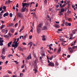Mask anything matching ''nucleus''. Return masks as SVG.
<instances>
[{
  "label": "nucleus",
  "mask_w": 77,
  "mask_h": 77,
  "mask_svg": "<svg viewBox=\"0 0 77 77\" xmlns=\"http://www.w3.org/2000/svg\"><path fill=\"white\" fill-rule=\"evenodd\" d=\"M2 8H3V6H2V7L0 8V11L2 10Z\"/></svg>",
  "instance_id": "37998d69"
},
{
  "label": "nucleus",
  "mask_w": 77,
  "mask_h": 77,
  "mask_svg": "<svg viewBox=\"0 0 77 77\" xmlns=\"http://www.w3.org/2000/svg\"><path fill=\"white\" fill-rule=\"evenodd\" d=\"M8 36H11V34L10 33H9L8 34Z\"/></svg>",
  "instance_id": "3c124183"
},
{
  "label": "nucleus",
  "mask_w": 77,
  "mask_h": 77,
  "mask_svg": "<svg viewBox=\"0 0 77 77\" xmlns=\"http://www.w3.org/2000/svg\"><path fill=\"white\" fill-rule=\"evenodd\" d=\"M18 49L19 51H22V52H23V48H21V47H20V46H18Z\"/></svg>",
  "instance_id": "423d86ee"
},
{
  "label": "nucleus",
  "mask_w": 77,
  "mask_h": 77,
  "mask_svg": "<svg viewBox=\"0 0 77 77\" xmlns=\"http://www.w3.org/2000/svg\"><path fill=\"white\" fill-rule=\"evenodd\" d=\"M33 17H35L36 16V14L35 13H34V14H33Z\"/></svg>",
  "instance_id": "c756f323"
},
{
  "label": "nucleus",
  "mask_w": 77,
  "mask_h": 77,
  "mask_svg": "<svg viewBox=\"0 0 77 77\" xmlns=\"http://www.w3.org/2000/svg\"><path fill=\"white\" fill-rule=\"evenodd\" d=\"M68 26H71V23H69L68 22Z\"/></svg>",
  "instance_id": "72a5a7b5"
},
{
  "label": "nucleus",
  "mask_w": 77,
  "mask_h": 77,
  "mask_svg": "<svg viewBox=\"0 0 77 77\" xmlns=\"http://www.w3.org/2000/svg\"><path fill=\"white\" fill-rule=\"evenodd\" d=\"M16 7H17V8H19L18 4V3H17L16 5Z\"/></svg>",
  "instance_id": "bf43d9fd"
},
{
  "label": "nucleus",
  "mask_w": 77,
  "mask_h": 77,
  "mask_svg": "<svg viewBox=\"0 0 77 77\" xmlns=\"http://www.w3.org/2000/svg\"><path fill=\"white\" fill-rule=\"evenodd\" d=\"M3 39V38H0V43H1V42H4V41L3 40H2V39Z\"/></svg>",
  "instance_id": "2eb2a0df"
},
{
  "label": "nucleus",
  "mask_w": 77,
  "mask_h": 77,
  "mask_svg": "<svg viewBox=\"0 0 77 77\" xmlns=\"http://www.w3.org/2000/svg\"><path fill=\"white\" fill-rule=\"evenodd\" d=\"M23 45H26V43H23Z\"/></svg>",
  "instance_id": "69168bd1"
},
{
  "label": "nucleus",
  "mask_w": 77,
  "mask_h": 77,
  "mask_svg": "<svg viewBox=\"0 0 77 77\" xmlns=\"http://www.w3.org/2000/svg\"><path fill=\"white\" fill-rule=\"evenodd\" d=\"M4 37H6V38H8V35H4Z\"/></svg>",
  "instance_id": "e2e57ef3"
},
{
  "label": "nucleus",
  "mask_w": 77,
  "mask_h": 77,
  "mask_svg": "<svg viewBox=\"0 0 77 77\" xmlns=\"http://www.w3.org/2000/svg\"><path fill=\"white\" fill-rule=\"evenodd\" d=\"M28 45H30V46L29 47V48H31L32 45H33V43L32 42H30V43H29L28 44Z\"/></svg>",
  "instance_id": "9d476101"
},
{
  "label": "nucleus",
  "mask_w": 77,
  "mask_h": 77,
  "mask_svg": "<svg viewBox=\"0 0 77 77\" xmlns=\"http://www.w3.org/2000/svg\"><path fill=\"white\" fill-rule=\"evenodd\" d=\"M17 16L19 17H20L21 18H23L24 16L22 13H21L20 12L17 13Z\"/></svg>",
  "instance_id": "20e7f679"
},
{
  "label": "nucleus",
  "mask_w": 77,
  "mask_h": 77,
  "mask_svg": "<svg viewBox=\"0 0 77 77\" xmlns=\"http://www.w3.org/2000/svg\"><path fill=\"white\" fill-rule=\"evenodd\" d=\"M12 43V42H10L8 44V46H9V47L11 46V44Z\"/></svg>",
  "instance_id": "f3484780"
},
{
  "label": "nucleus",
  "mask_w": 77,
  "mask_h": 77,
  "mask_svg": "<svg viewBox=\"0 0 77 77\" xmlns=\"http://www.w3.org/2000/svg\"><path fill=\"white\" fill-rule=\"evenodd\" d=\"M30 4V3H22V7L21 10V12H25L26 10V13L28 11V7L29 6Z\"/></svg>",
  "instance_id": "f257e3e1"
},
{
  "label": "nucleus",
  "mask_w": 77,
  "mask_h": 77,
  "mask_svg": "<svg viewBox=\"0 0 77 77\" xmlns=\"http://www.w3.org/2000/svg\"><path fill=\"white\" fill-rule=\"evenodd\" d=\"M3 9H4V10H6V6H3Z\"/></svg>",
  "instance_id": "a878e982"
},
{
  "label": "nucleus",
  "mask_w": 77,
  "mask_h": 77,
  "mask_svg": "<svg viewBox=\"0 0 77 77\" xmlns=\"http://www.w3.org/2000/svg\"><path fill=\"white\" fill-rule=\"evenodd\" d=\"M23 30V28H21V29L20 30V32H22V31Z\"/></svg>",
  "instance_id": "4d7b16f0"
},
{
  "label": "nucleus",
  "mask_w": 77,
  "mask_h": 77,
  "mask_svg": "<svg viewBox=\"0 0 77 77\" xmlns=\"http://www.w3.org/2000/svg\"><path fill=\"white\" fill-rule=\"evenodd\" d=\"M68 49L70 52H72L73 51V49L71 48H69Z\"/></svg>",
  "instance_id": "0eeeda50"
},
{
  "label": "nucleus",
  "mask_w": 77,
  "mask_h": 77,
  "mask_svg": "<svg viewBox=\"0 0 77 77\" xmlns=\"http://www.w3.org/2000/svg\"><path fill=\"white\" fill-rule=\"evenodd\" d=\"M42 23H39L38 26H37V31L38 33H39L40 32L41 29V28H42Z\"/></svg>",
  "instance_id": "f03ea898"
},
{
  "label": "nucleus",
  "mask_w": 77,
  "mask_h": 77,
  "mask_svg": "<svg viewBox=\"0 0 77 77\" xmlns=\"http://www.w3.org/2000/svg\"><path fill=\"white\" fill-rule=\"evenodd\" d=\"M45 36L44 35L43 36H42V37H43L42 40L43 41H45L46 40V38H45Z\"/></svg>",
  "instance_id": "dca6fc26"
},
{
  "label": "nucleus",
  "mask_w": 77,
  "mask_h": 77,
  "mask_svg": "<svg viewBox=\"0 0 77 77\" xmlns=\"http://www.w3.org/2000/svg\"><path fill=\"white\" fill-rule=\"evenodd\" d=\"M9 14L7 12V13H5L4 14L3 16L4 17H5V16H8Z\"/></svg>",
  "instance_id": "6e6552de"
},
{
  "label": "nucleus",
  "mask_w": 77,
  "mask_h": 77,
  "mask_svg": "<svg viewBox=\"0 0 77 77\" xmlns=\"http://www.w3.org/2000/svg\"><path fill=\"white\" fill-rule=\"evenodd\" d=\"M3 42H1V43L0 44V46H3Z\"/></svg>",
  "instance_id": "ea45409f"
},
{
  "label": "nucleus",
  "mask_w": 77,
  "mask_h": 77,
  "mask_svg": "<svg viewBox=\"0 0 77 77\" xmlns=\"http://www.w3.org/2000/svg\"><path fill=\"white\" fill-rule=\"evenodd\" d=\"M11 31L12 33H14V29H11Z\"/></svg>",
  "instance_id": "2f4dec72"
},
{
  "label": "nucleus",
  "mask_w": 77,
  "mask_h": 77,
  "mask_svg": "<svg viewBox=\"0 0 77 77\" xmlns=\"http://www.w3.org/2000/svg\"><path fill=\"white\" fill-rule=\"evenodd\" d=\"M30 55H29V56L27 57V59L28 60H29L30 59Z\"/></svg>",
  "instance_id": "79ce46f5"
},
{
  "label": "nucleus",
  "mask_w": 77,
  "mask_h": 77,
  "mask_svg": "<svg viewBox=\"0 0 77 77\" xmlns=\"http://www.w3.org/2000/svg\"><path fill=\"white\" fill-rule=\"evenodd\" d=\"M9 15L11 17H12L13 16V14H12V13H10Z\"/></svg>",
  "instance_id": "473e14b6"
},
{
  "label": "nucleus",
  "mask_w": 77,
  "mask_h": 77,
  "mask_svg": "<svg viewBox=\"0 0 77 77\" xmlns=\"http://www.w3.org/2000/svg\"><path fill=\"white\" fill-rule=\"evenodd\" d=\"M74 6L77 9V4H75V5Z\"/></svg>",
  "instance_id": "8fccbe9b"
},
{
  "label": "nucleus",
  "mask_w": 77,
  "mask_h": 77,
  "mask_svg": "<svg viewBox=\"0 0 77 77\" xmlns=\"http://www.w3.org/2000/svg\"><path fill=\"white\" fill-rule=\"evenodd\" d=\"M48 52H49V53H50V54H52V52L49 51H48Z\"/></svg>",
  "instance_id": "09e8293b"
},
{
  "label": "nucleus",
  "mask_w": 77,
  "mask_h": 77,
  "mask_svg": "<svg viewBox=\"0 0 77 77\" xmlns=\"http://www.w3.org/2000/svg\"><path fill=\"white\" fill-rule=\"evenodd\" d=\"M64 11H65V10L64 8H63L62 9H61L62 13L63 12H64Z\"/></svg>",
  "instance_id": "f704fd0d"
},
{
  "label": "nucleus",
  "mask_w": 77,
  "mask_h": 77,
  "mask_svg": "<svg viewBox=\"0 0 77 77\" xmlns=\"http://www.w3.org/2000/svg\"><path fill=\"white\" fill-rule=\"evenodd\" d=\"M63 25H64V24H65V19H63Z\"/></svg>",
  "instance_id": "864d4df0"
},
{
  "label": "nucleus",
  "mask_w": 77,
  "mask_h": 77,
  "mask_svg": "<svg viewBox=\"0 0 77 77\" xmlns=\"http://www.w3.org/2000/svg\"><path fill=\"white\" fill-rule=\"evenodd\" d=\"M66 5V4H64L63 5H62V8H63V7H64Z\"/></svg>",
  "instance_id": "c03bdc74"
},
{
  "label": "nucleus",
  "mask_w": 77,
  "mask_h": 77,
  "mask_svg": "<svg viewBox=\"0 0 77 77\" xmlns=\"http://www.w3.org/2000/svg\"><path fill=\"white\" fill-rule=\"evenodd\" d=\"M76 27L77 29V26H76ZM76 32H77V29H75L74 31H72L73 34V33L74 34H75V33H76Z\"/></svg>",
  "instance_id": "ddd939ff"
},
{
  "label": "nucleus",
  "mask_w": 77,
  "mask_h": 77,
  "mask_svg": "<svg viewBox=\"0 0 77 77\" xmlns=\"http://www.w3.org/2000/svg\"><path fill=\"white\" fill-rule=\"evenodd\" d=\"M48 65L49 66H54V63L50 62V63L48 64Z\"/></svg>",
  "instance_id": "39448f33"
},
{
  "label": "nucleus",
  "mask_w": 77,
  "mask_h": 77,
  "mask_svg": "<svg viewBox=\"0 0 77 77\" xmlns=\"http://www.w3.org/2000/svg\"><path fill=\"white\" fill-rule=\"evenodd\" d=\"M33 70L34 71H35V72H34L35 73V74H36V72H38V70L37 69H33Z\"/></svg>",
  "instance_id": "a211bd4d"
},
{
  "label": "nucleus",
  "mask_w": 77,
  "mask_h": 77,
  "mask_svg": "<svg viewBox=\"0 0 77 77\" xmlns=\"http://www.w3.org/2000/svg\"><path fill=\"white\" fill-rule=\"evenodd\" d=\"M8 30H6V31L5 32V33H8Z\"/></svg>",
  "instance_id": "0e129e2a"
},
{
  "label": "nucleus",
  "mask_w": 77,
  "mask_h": 77,
  "mask_svg": "<svg viewBox=\"0 0 77 77\" xmlns=\"http://www.w3.org/2000/svg\"><path fill=\"white\" fill-rule=\"evenodd\" d=\"M5 25H2V27L0 28L1 30H2V29H3V27H5Z\"/></svg>",
  "instance_id": "393cba45"
},
{
  "label": "nucleus",
  "mask_w": 77,
  "mask_h": 77,
  "mask_svg": "<svg viewBox=\"0 0 77 77\" xmlns=\"http://www.w3.org/2000/svg\"><path fill=\"white\" fill-rule=\"evenodd\" d=\"M17 25H18V23H16L14 25V26L15 27H17Z\"/></svg>",
  "instance_id": "de8ad7c7"
},
{
  "label": "nucleus",
  "mask_w": 77,
  "mask_h": 77,
  "mask_svg": "<svg viewBox=\"0 0 77 77\" xmlns=\"http://www.w3.org/2000/svg\"><path fill=\"white\" fill-rule=\"evenodd\" d=\"M24 66H25V65H24V64L23 65H22V66H21V68H24Z\"/></svg>",
  "instance_id": "6e6d98bb"
},
{
  "label": "nucleus",
  "mask_w": 77,
  "mask_h": 77,
  "mask_svg": "<svg viewBox=\"0 0 77 77\" xmlns=\"http://www.w3.org/2000/svg\"><path fill=\"white\" fill-rule=\"evenodd\" d=\"M60 7L61 8H62V3H60Z\"/></svg>",
  "instance_id": "603ef678"
},
{
  "label": "nucleus",
  "mask_w": 77,
  "mask_h": 77,
  "mask_svg": "<svg viewBox=\"0 0 77 77\" xmlns=\"http://www.w3.org/2000/svg\"><path fill=\"white\" fill-rule=\"evenodd\" d=\"M65 25L66 26H68V22H66Z\"/></svg>",
  "instance_id": "7c9ffc66"
},
{
  "label": "nucleus",
  "mask_w": 77,
  "mask_h": 77,
  "mask_svg": "<svg viewBox=\"0 0 77 77\" xmlns=\"http://www.w3.org/2000/svg\"><path fill=\"white\" fill-rule=\"evenodd\" d=\"M5 29H2V32H5Z\"/></svg>",
  "instance_id": "13d9d810"
},
{
  "label": "nucleus",
  "mask_w": 77,
  "mask_h": 77,
  "mask_svg": "<svg viewBox=\"0 0 77 77\" xmlns=\"http://www.w3.org/2000/svg\"><path fill=\"white\" fill-rule=\"evenodd\" d=\"M37 60L36 59L34 61V65H36V64H37Z\"/></svg>",
  "instance_id": "412c9836"
},
{
  "label": "nucleus",
  "mask_w": 77,
  "mask_h": 77,
  "mask_svg": "<svg viewBox=\"0 0 77 77\" xmlns=\"http://www.w3.org/2000/svg\"><path fill=\"white\" fill-rule=\"evenodd\" d=\"M11 56H12H12H13V55L12 54H10L8 55V57H10Z\"/></svg>",
  "instance_id": "bb28decb"
},
{
  "label": "nucleus",
  "mask_w": 77,
  "mask_h": 77,
  "mask_svg": "<svg viewBox=\"0 0 77 77\" xmlns=\"http://www.w3.org/2000/svg\"><path fill=\"white\" fill-rule=\"evenodd\" d=\"M56 65H57V66H58L59 65V63H58V62H56Z\"/></svg>",
  "instance_id": "052dcab7"
},
{
  "label": "nucleus",
  "mask_w": 77,
  "mask_h": 77,
  "mask_svg": "<svg viewBox=\"0 0 77 77\" xmlns=\"http://www.w3.org/2000/svg\"><path fill=\"white\" fill-rule=\"evenodd\" d=\"M8 73H9V74H11V71H10L9 70H8Z\"/></svg>",
  "instance_id": "a19ab883"
},
{
  "label": "nucleus",
  "mask_w": 77,
  "mask_h": 77,
  "mask_svg": "<svg viewBox=\"0 0 77 77\" xmlns=\"http://www.w3.org/2000/svg\"><path fill=\"white\" fill-rule=\"evenodd\" d=\"M38 3H37L35 5V7H38Z\"/></svg>",
  "instance_id": "338daca9"
},
{
  "label": "nucleus",
  "mask_w": 77,
  "mask_h": 77,
  "mask_svg": "<svg viewBox=\"0 0 77 77\" xmlns=\"http://www.w3.org/2000/svg\"><path fill=\"white\" fill-rule=\"evenodd\" d=\"M54 57L53 56H52V57H51L50 58V60H52V59Z\"/></svg>",
  "instance_id": "e433bc0d"
},
{
  "label": "nucleus",
  "mask_w": 77,
  "mask_h": 77,
  "mask_svg": "<svg viewBox=\"0 0 77 77\" xmlns=\"http://www.w3.org/2000/svg\"><path fill=\"white\" fill-rule=\"evenodd\" d=\"M68 20L69 21H72L71 18H69V19H68Z\"/></svg>",
  "instance_id": "c9c22d12"
},
{
  "label": "nucleus",
  "mask_w": 77,
  "mask_h": 77,
  "mask_svg": "<svg viewBox=\"0 0 77 77\" xmlns=\"http://www.w3.org/2000/svg\"><path fill=\"white\" fill-rule=\"evenodd\" d=\"M14 62H15L16 63V64H18V62H17V60L15 61H14Z\"/></svg>",
  "instance_id": "49530a36"
},
{
  "label": "nucleus",
  "mask_w": 77,
  "mask_h": 77,
  "mask_svg": "<svg viewBox=\"0 0 77 77\" xmlns=\"http://www.w3.org/2000/svg\"><path fill=\"white\" fill-rule=\"evenodd\" d=\"M14 24L13 23H10V27H11V26H14Z\"/></svg>",
  "instance_id": "c85d7f7f"
},
{
  "label": "nucleus",
  "mask_w": 77,
  "mask_h": 77,
  "mask_svg": "<svg viewBox=\"0 0 77 77\" xmlns=\"http://www.w3.org/2000/svg\"><path fill=\"white\" fill-rule=\"evenodd\" d=\"M61 51V48L60 47L59 48H58V50L57 53H60Z\"/></svg>",
  "instance_id": "9b49d317"
},
{
  "label": "nucleus",
  "mask_w": 77,
  "mask_h": 77,
  "mask_svg": "<svg viewBox=\"0 0 77 77\" xmlns=\"http://www.w3.org/2000/svg\"><path fill=\"white\" fill-rule=\"evenodd\" d=\"M1 57H2V59H5V58L6 57L5 56H3V55H2Z\"/></svg>",
  "instance_id": "5701e85b"
},
{
  "label": "nucleus",
  "mask_w": 77,
  "mask_h": 77,
  "mask_svg": "<svg viewBox=\"0 0 77 77\" xmlns=\"http://www.w3.org/2000/svg\"><path fill=\"white\" fill-rule=\"evenodd\" d=\"M11 2H12V1H11L10 0H8V2H6L5 4H9V3H10Z\"/></svg>",
  "instance_id": "1a4fd4ad"
},
{
  "label": "nucleus",
  "mask_w": 77,
  "mask_h": 77,
  "mask_svg": "<svg viewBox=\"0 0 77 77\" xmlns=\"http://www.w3.org/2000/svg\"><path fill=\"white\" fill-rule=\"evenodd\" d=\"M61 11L59 12V15L60 16H61V15H63V13H62V9H61L60 10Z\"/></svg>",
  "instance_id": "4468645a"
},
{
  "label": "nucleus",
  "mask_w": 77,
  "mask_h": 77,
  "mask_svg": "<svg viewBox=\"0 0 77 77\" xmlns=\"http://www.w3.org/2000/svg\"><path fill=\"white\" fill-rule=\"evenodd\" d=\"M33 54L34 56L35 57H36V55L35 54H34V53L33 52Z\"/></svg>",
  "instance_id": "5fc2aeb1"
},
{
  "label": "nucleus",
  "mask_w": 77,
  "mask_h": 77,
  "mask_svg": "<svg viewBox=\"0 0 77 77\" xmlns=\"http://www.w3.org/2000/svg\"><path fill=\"white\" fill-rule=\"evenodd\" d=\"M44 3H47V0H45Z\"/></svg>",
  "instance_id": "680f3d73"
},
{
  "label": "nucleus",
  "mask_w": 77,
  "mask_h": 77,
  "mask_svg": "<svg viewBox=\"0 0 77 77\" xmlns=\"http://www.w3.org/2000/svg\"><path fill=\"white\" fill-rule=\"evenodd\" d=\"M2 54H4L5 53V48H3L2 50Z\"/></svg>",
  "instance_id": "f8f14e48"
},
{
  "label": "nucleus",
  "mask_w": 77,
  "mask_h": 77,
  "mask_svg": "<svg viewBox=\"0 0 77 77\" xmlns=\"http://www.w3.org/2000/svg\"><path fill=\"white\" fill-rule=\"evenodd\" d=\"M27 34H26V35H25L23 37V39L24 40H25V38H26V36H27Z\"/></svg>",
  "instance_id": "6ab92c4d"
},
{
  "label": "nucleus",
  "mask_w": 77,
  "mask_h": 77,
  "mask_svg": "<svg viewBox=\"0 0 77 77\" xmlns=\"http://www.w3.org/2000/svg\"><path fill=\"white\" fill-rule=\"evenodd\" d=\"M19 38H17V41L15 42V45H12V47H13V48H14V49H15V48H16L17 47V44H18V42L19 41Z\"/></svg>",
  "instance_id": "7ed1b4c3"
},
{
  "label": "nucleus",
  "mask_w": 77,
  "mask_h": 77,
  "mask_svg": "<svg viewBox=\"0 0 77 77\" xmlns=\"http://www.w3.org/2000/svg\"><path fill=\"white\" fill-rule=\"evenodd\" d=\"M58 31H62V29H58Z\"/></svg>",
  "instance_id": "774afa93"
},
{
  "label": "nucleus",
  "mask_w": 77,
  "mask_h": 77,
  "mask_svg": "<svg viewBox=\"0 0 77 77\" xmlns=\"http://www.w3.org/2000/svg\"><path fill=\"white\" fill-rule=\"evenodd\" d=\"M55 26L56 27H57V28H59V26L58 25V24H56V25H55Z\"/></svg>",
  "instance_id": "cd10ccee"
},
{
  "label": "nucleus",
  "mask_w": 77,
  "mask_h": 77,
  "mask_svg": "<svg viewBox=\"0 0 77 77\" xmlns=\"http://www.w3.org/2000/svg\"><path fill=\"white\" fill-rule=\"evenodd\" d=\"M77 48V46H73V47H72V48L75 49V48Z\"/></svg>",
  "instance_id": "58836bf2"
},
{
  "label": "nucleus",
  "mask_w": 77,
  "mask_h": 77,
  "mask_svg": "<svg viewBox=\"0 0 77 77\" xmlns=\"http://www.w3.org/2000/svg\"><path fill=\"white\" fill-rule=\"evenodd\" d=\"M38 68V66L37 64H36L35 65H34V69H35Z\"/></svg>",
  "instance_id": "aec40b11"
},
{
  "label": "nucleus",
  "mask_w": 77,
  "mask_h": 77,
  "mask_svg": "<svg viewBox=\"0 0 77 77\" xmlns=\"http://www.w3.org/2000/svg\"><path fill=\"white\" fill-rule=\"evenodd\" d=\"M71 37L72 38V37H73V31H72V33H71Z\"/></svg>",
  "instance_id": "4c0bfd02"
},
{
  "label": "nucleus",
  "mask_w": 77,
  "mask_h": 77,
  "mask_svg": "<svg viewBox=\"0 0 77 77\" xmlns=\"http://www.w3.org/2000/svg\"><path fill=\"white\" fill-rule=\"evenodd\" d=\"M32 35H30L29 36V39H32Z\"/></svg>",
  "instance_id": "a18cd8bd"
},
{
  "label": "nucleus",
  "mask_w": 77,
  "mask_h": 77,
  "mask_svg": "<svg viewBox=\"0 0 77 77\" xmlns=\"http://www.w3.org/2000/svg\"><path fill=\"white\" fill-rule=\"evenodd\" d=\"M59 39L61 42H64V40L63 38H60Z\"/></svg>",
  "instance_id": "b1692460"
},
{
  "label": "nucleus",
  "mask_w": 77,
  "mask_h": 77,
  "mask_svg": "<svg viewBox=\"0 0 77 77\" xmlns=\"http://www.w3.org/2000/svg\"><path fill=\"white\" fill-rule=\"evenodd\" d=\"M47 26H44L43 28V30H46L47 29Z\"/></svg>",
  "instance_id": "4be33fe9"
}]
</instances>
